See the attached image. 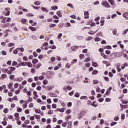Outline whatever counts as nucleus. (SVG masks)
<instances>
[{"label":"nucleus","instance_id":"63","mask_svg":"<svg viewBox=\"0 0 128 128\" xmlns=\"http://www.w3.org/2000/svg\"><path fill=\"white\" fill-rule=\"evenodd\" d=\"M27 16H34V14H32V13H29L27 14Z\"/></svg>","mask_w":128,"mask_h":128},{"label":"nucleus","instance_id":"25","mask_svg":"<svg viewBox=\"0 0 128 128\" xmlns=\"http://www.w3.org/2000/svg\"><path fill=\"white\" fill-rule=\"evenodd\" d=\"M38 62V59H34V60H32V63L34 64H36V62Z\"/></svg>","mask_w":128,"mask_h":128},{"label":"nucleus","instance_id":"39","mask_svg":"<svg viewBox=\"0 0 128 128\" xmlns=\"http://www.w3.org/2000/svg\"><path fill=\"white\" fill-rule=\"evenodd\" d=\"M66 112L68 114H72V110L70 109H68L66 111Z\"/></svg>","mask_w":128,"mask_h":128},{"label":"nucleus","instance_id":"42","mask_svg":"<svg viewBox=\"0 0 128 128\" xmlns=\"http://www.w3.org/2000/svg\"><path fill=\"white\" fill-rule=\"evenodd\" d=\"M16 64H18V62H16V61L12 62V66H16Z\"/></svg>","mask_w":128,"mask_h":128},{"label":"nucleus","instance_id":"32","mask_svg":"<svg viewBox=\"0 0 128 128\" xmlns=\"http://www.w3.org/2000/svg\"><path fill=\"white\" fill-rule=\"evenodd\" d=\"M67 6H69L70 8H74V5L72 4H67Z\"/></svg>","mask_w":128,"mask_h":128},{"label":"nucleus","instance_id":"12","mask_svg":"<svg viewBox=\"0 0 128 128\" xmlns=\"http://www.w3.org/2000/svg\"><path fill=\"white\" fill-rule=\"evenodd\" d=\"M101 56H102V58H104V60H107L108 58V56L106 55V54H104V53H102L101 54Z\"/></svg>","mask_w":128,"mask_h":128},{"label":"nucleus","instance_id":"52","mask_svg":"<svg viewBox=\"0 0 128 128\" xmlns=\"http://www.w3.org/2000/svg\"><path fill=\"white\" fill-rule=\"evenodd\" d=\"M22 76H28V73L24 72L22 73Z\"/></svg>","mask_w":128,"mask_h":128},{"label":"nucleus","instance_id":"59","mask_svg":"<svg viewBox=\"0 0 128 128\" xmlns=\"http://www.w3.org/2000/svg\"><path fill=\"white\" fill-rule=\"evenodd\" d=\"M111 52H112L110 50H106V54H110Z\"/></svg>","mask_w":128,"mask_h":128},{"label":"nucleus","instance_id":"14","mask_svg":"<svg viewBox=\"0 0 128 128\" xmlns=\"http://www.w3.org/2000/svg\"><path fill=\"white\" fill-rule=\"evenodd\" d=\"M21 22L22 24H26V19H22L21 20Z\"/></svg>","mask_w":128,"mask_h":128},{"label":"nucleus","instance_id":"6","mask_svg":"<svg viewBox=\"0 0 128 128\" xmlns=\"http://www.w3.org/2000/svg\"><path fill=\"white\" fill-rule=\"evenodd\" d=\"M40 10H42V12H49L48 10L46 8L44 7H41Z\"/></svg>","mask_w":128,"mask_h":128},{"label":"nucleus","instance_id":"10","mask_svg":"<svg viewBox=\"0 0 128 128\" xmlns=\"http://www.w3.org/2000/svg\"><path fill=\"white\" fill-rule=\"evenodd\" d=\"M116 32H117L116 29H114L112 30V34H113L114 36H118V34L116 33Z\"/></svg>","mask_w":128,"mask_h":128},{"label":"nucleus","instance_id":"29","mask_svg":"<svg viewBox=\"0 0 128 128\" xmlns=\"http://www.w3.org/2000/svg\"><path fill=\"white\" fill-rule=\"evenodd\" d=\"M8 75L6 74H2V78H6Z\"/></svg>","mask_w":128,"mask_h":128},{"label":"nucleus","instance_id":"47","mask_svg":"<svg viewBox=\"0 0 128 128\" xmlns=\"http://www.w3.org/2000/svg\"><path fill=\"white\" fill-rule=\"evenodd\" d=\"M31 72L32 74H36V69H34V68H31Z\"/></svg>","mask_w":128,"mask_h":128},{"label":"nucleus","instance_id":"43","mask_svg":"<svg viewBox=\"0 0 128 128\" xmlns=\"http://www.w3.org/2000/svg\"><path fill=\"white\" fill-rule=\"evenodd\" d=\"M14 46V43H9L8 44V46L9 48H10L11 46Z\"/></svg>","mask_w":128,"mask_h":128},{"label":"nucleus","instance_id":"53","mask_svg":"<svg viewBox=\"0 0 128 128\" xmlns=\"http://www.w3.org/2000/svg\"><path fill=\"white\" fill-rule=\"evenodd\" d=\"M85 66H86V68H90V63H89V62L86 63V64H85Z\"/></svg>","mask_w":128,"mask_h":128},{"label":"nucleus","instance_id":"17","mask_svg":"<svg viewBox=\"0 0 128 128\" xmlns=\"http://www.w3.org/2000/svg\"><path fill=\"white\" fill-rule=\"evenodd\" d=\"M95 102L96 101H94L91 106H94V108H98V104H96Z\"/></svg>","mask_w":128,"mask_h":128},{"label":"nucleus","instance_id":"13","mask_svg":"<svg viewBox=\"0 0 128 128\" xmlns=\"http://www.w3.org/2000/svg\"><path fill=\"white\" fill-rule=\"evenodd\" d=\"M36 102L38 104H44V102H42V100L40 98H38Z\"/></svg>","mask_w":128,"mask_h":128},{"label":"nucleus","instance_id":"30","mask_svg":"<svg viewBox=\"0 0 128 128\" xmlns=\"http://www.w3.org/2000/svg\"><path fill=\"white\" fill-rule=\"evenodd\" d=\"M90 58L88 57V58H86L84 60V62H90Z\"/></svg>","mask_w":128,"mask_h":128},{"label":"nucleus","instance_id":"36","mask_svg":"<svg viewBox=\"0 0 128 128\" xmlns=\"http://www.w3.org/2000/svg\"><path fill=\"white\" fill-rule=\"evenodd\" d=\"M35 112H36V114H40V110L36 109L35 110Z\"/></svg>","mask_w":128,"mask_h":128},{"label":"nucleus","instance_id":"51","mask_svg":"<svg viewBox=\"0 0 128 128\" xmlns=\"http://www.w3.org/2000/svg\"><path fill=\"white\" fill-rule=\"evenodd\" d=\"M32 6L33 8H34V10H38L40 8V6H36L34 5H32Z\"/></svg>","mask_w":128,"mask_h":128},{"label":"nucleus","instance_id":"20","mask_svg":"<svg viewBox=\"0 0 128 128\" xmlns=\"http://www.w3.org/2000/svg\"><path fill=\"white\" fill-rule=\"evenodd\" d=\"M76 38L79 40H82V38H84V37L82 36H76Z\"/></svg>","mask_w":128,"mask_h":128},{"label":"nucleus","instance_id":"45","mask_svg":"<svg viewBox=\"0 0 128 128\" xmlns=\"http://www.w3.org/2000/svg\"><path fill=\"white\" fill-rule=\"evenodd\" d=\"M62 36V34L60 33L58 35V38L59 40H60Z\"/></svg>","mask_w":128,"mask_h":128},{"label":"nucleus","instance_id":"24","mask_svg":"<svg viewBox=\"0 0 128 128\" xmlns=\"http://www.w3.org/2000/svg\"><path fill=\"white\" fill-rule=\"evenodd\" d=\"M8 68H10V72H11L14 70H16V68L14 67H8Z\"/></svg>","mask_w":128,"mask_h":128},{"label":"nucleus","instance_id":"37","mask_svg":"<svg viewBox=\"0 0 128 128\" xmlns=\"http://www.w3.org/2000/svg\"><path fill=\"white\" fill-rule=\"evenodd\" d=\"M98 72L96 70H94L92 72V74H98Z\"/></svg>","mask_w":128,"mask_h":128},{"label":"nucleus","instance_id":"61","mask_svg":"<svg viewBox=\"0 0 128 128\" xmlns=\"http://www.w3.org/2000/svg\"><path fill=\"white\" fill-rule=\"evenodd\" d=\"M26 94L28 96H32V91H28L26 92Z\"/></svg>","mask_w":128,"mask_h":128},{"label":"nucleus","instance_id":"33","mask_svg":"<svg viewBox=\"0 0 128 128\" xmlns=\"http://www.w3.org/2000/svg\"><path fill=\"white\" fill-rule=\"evenodd\" d=\"M86 98L88 100V96H82L80 98V100H86Z\"/></svg>","mask_w":128,"mask_h":128},{"label":"nucleus","instance_id":"1","mask_svg":"<svg viewBox=\"0 0 128 128\" xmlns=\"http://www.w3.org/2000/svg\"><path fill=\"white\" fill-rule=\"evenodd\" d=\"M87 113L88 110H82L78 115V118L79 120H82V116H84Z\"/></svg>","mask_w":128,"mask_h":128},{"label":"nucleus","instance_id":"64","mask_svg":"<svg viewBox=\"0 0 128 128\" xmlns=\"http://www.w3.org/2000/svg\"><path fill=\"white\" fill-rule=\"evenodd\" d=\"M34 106V103H30L29 104V108H32Z\"/></svg>","mask_w":128,"mask_h":128},{"label":"nucleus","instance_id":"48","mask_svg":"<svg viewBox=\"0 0 128 128\" xmlns=\"http://www.w3.org/2000/svg\"><path fill=\"white\" fill-rule=\"evenodd\" d=\"M67 90H72V86H66Z\"/></svg>","mask_w":128,"mask_h":128},{"label":"nucleus","instance_id":"7","mask_svg":"<svg viewBox=\"0 0 128 128\" xmlns=\"http://www.w3.org/2000/svg\"><path fill=\"white\" fill-rule=\"evenodd\" d=\"M90 14H88V12L86 11L84 13V15L85 16L84 17V18H90V16H88Z\"/></svg>","mask_w":128,"mask_h":128},{"label":"nucleus","instance_id":"38","mask_svg":"<svg viewBox=\"0 0 128 128\" xmlns=\"http://www.w3.org/2000/svg\"><path fill=\"white\" fill-rule=\"evenodd\" d=\"M50 48H51V50H56V46H54V45L52 46H50Z\"/></svg>","mask_w":128,"mask_h":128},{"label":"nucleus","instance_id":"9","mask_svg":"<svg viewBox=\"0 0 128 128\" xmlns=\"http://www.w3.org/2000/svg\"><path fill=\"white\" fill-rule=\"evenodd\" d=\"M98 32V30L95 32L91 30L90 32H88V34H91L92 36H94V34H96V32Z\"/></svg>","mask_w":128,"mask_h":128},{"label":"nucleus","instance_id":"46","mask_svg":"<svg viewBox=\"0 0 128 128\" xmlns=\"http://www.w3.org/2000/svg\"><path fill=\"white\" fill-rule=\"evenodd\" d=\"M86 40H88V42L90 41V40H92V37L91 36H90L87 39H86Z\"/></svg>","mask_w":128,"mask_h":128},{"label":"nucleus","instance_id":"57","mask_svg":"<svg viewBox=\"0 0 128 128\" xmlns=\"http://www.w3.org/2000/svg\"><path fill=\"white\" fill-rule=\"evenodd\" d=\"M84 58V55L82 54L80 55V60H82V58Z\"/></svg>","mask_w":128,"mask_h":128},{"label":"nucleus","instance_id":"40","mask_svg":"<svg viewBox=\"0 0 128 128\" xmlns=\"http://www.w3.org/2000/svg\"><path fill=\"white\" fill-rule=\"evenodd\" d=\"M32 102V97H30L28 98V102H27V104H28V102Z\"/></svg>","mask_w":128,"mask_h":128},{"label":"nucleus","instance_id":"16","mask_svg":"<svg viewBox=\"0 0 128 128\" xmlns=\"http://www.w3.org/2000/svg\"><path fill=\"white\" fill-rule=\"evenodd\" d=\"M29 28H30L32 32H35V30H36V27L30 26Z\"/></svg>","mask_w":128,"mask_h":128},{"label":"nucleus","instance_id":"4","mask_svg":"<svg viewBox=\"0 0 128 128\" xmlns=\"http://www.w3.org/2000/svg\"><path fill=\"white\" fill-rule=\"evenodd\" d=\"M108 2H109L110 4L112 6V8H114L116 6V4L114 3V0H108Z\"/></svg>","mask_w":128,"mask_h":128},{"label":"nucleus","instance_id":"34","mask_svg":"<svg viewBox=\"0 0 128 128\" xmlns=\"http://www.w3.org/2000/svg\"><path fill=\"white\" fill-rule=\"evenodd\" d=\"M120 120V117H118V116H116L114 118V120H115L116 122H118V120Z\"/></svg>","mask_w":128,"mask_h":128},{"label":"nucleus","instance_id":"41","mask_svg":"<svg viewBox=\"0 0 128 128\" xmlns=\"http://www.w3.org/2000/svg\"><path fill=\"white\" fill-rule=\"evenodd\" d=\"M34 4H35V6H40V1L36 2L34 3Z\"/></svg>","mask_w":128,"mask_h":128},{"label":"nucleus","instance_id":"23","mask_svg":"<svg viewBox=\"0 0 128 128\" xmlns=\"http://www.w3.org/2000/svg\"><path fill=\"white\" fill-rule=\"evenodd\" d=\"M42 66V64L40 63H38L37 65L36 66L35 68H40V66Z\"/></svg>","mask_w":128,"mask_h":128},{"label":"nucleus","instance_id":"8","mask_svg":"<svg viewBox=\"0 0 128 128\" xmlns=\"http://www.w3.org/2000/svg\"><path fill=\"white\" fill-rule=\"evenodd\" d=\"M48 96H52V98H56V94L54 92H50L48 94Z\"/></svg>","mask_w":128,"mask_h":128},{"label":"nucleus","instance_id":"5","mask_svg":"<svg viewBox=\"0 0 128 128\" xmlns=\"http://www.w3.org/2000/svg\"><path fill=\"white\" fill-rule=\"evenodd\" d=\"M78 46H75L71 47V50L72 52H76L78 50Z\"/></svg>","mask_w":128,"mask_h":128},{"label":"nucleus","instance_id":"54","mask_svg":"<svg viewBox=\"0 0 128 128\" xmlns=\"http://www.w3.org/2000/svg\"><path fill=\"white\" fill-rule=\"evenodd\" d=\"M33 94L34 96H36V98H38V92L36 91H34L33 92Z\"/></svg>","mask_w":128,"mask_h":128},{"label":"nucleus","instance_id":"2","mask_svg":"<svg viewBox=\"0 0 128 128\" xmlns=\"http://www.w3.org/2000/svg\"><path fill=\"white\" fill-rule=\"evenodd\" d=\"M101 4L104 6V8H110V5L108 4V1H103L102 2Z\"/></svg>","mask_w":128,"mask_h":128},{"label":"nucleus","instance_id":"44","mask_svg":"<svg viewBox=\"0 0 128 128\" xmlns=\"http://www.w3.org/2000/svg\"><path fill=\"white\" fill-rule=\"evenodd\" d=\"M4 114H8V108H6L5 109H4Z\"/></svg>","mask_w":128,"mask_h":128},{"label":"nucleus","instance_id":"58","mask_svg":"<svg viewBox=\"0 0 128 128\" xmlns=\"http://www.w3.org/2000/svg\"><path fill=\"white\" fill-rule=\"evenodd\" d=\"M76 98H80V93L76 92L74 94Z\"/></svg>","mask_w":128,"mask_h":128},{"label":"nucleus","instance_id":"28","mask_svg":"<svg viewBox=\"0 0 128 128\" xmlns=\"http://www.w3.org/2000/svg\"><path fill=\"white\" fill-rule=\"evenodd\" d=\"M20 64H21V66H26V64H27L26 62H20Z\"/></svg>","mask_w":128,"mask_h":128},{"label":"nucleus","instance_id":"15","mask_svg":"<svg viewBox=\"0 0 128 128\" xmlns=\"http://www.w3.org/2000/svg\"><path fill=\"white\" fill-rule=\"evenodd\" d=\"M92 66H94V68H96L98 66V63H96V62H93L92 63Z\"/></svg>","mask_w":128,"mask_h":128},{"label":"nucleus","instance_id":"50","mask_svg":"<svg viewBox=\"0 0 128 128\" xmlns=\"http://www.w3.org/2000/svg\"><path fill=\"white\" fill-rule=\"evenodd\" d=\"M54 114V110H50L48 112V114Z\"/></svg>","mask_w":128,"mask_h":128},{"label":"nucleus","instance_id":"19","mask_svg":"<svg viewBox=\"0 0 128 128\" xmlns=\"http://www.w3.org/2000/svg\"><path fill=\"white\" fill-rule=\"evenodd\" d=\"M6 17H4V18L2 20V22L3 24H6Z\"/></svg>","mask_w":128,"mask_h":128},{"label":"nucleus","instance_id":"55","mask_svg":"<svg viewBox=\"0 0 128 128\" xmlns=\"http://www.w3.org/2000/svg\"><path fill=\"white\" fill-rule=\"evenodd\" d=\"M23 108H28V104H24L22 106Z\"/></svg>","mask_w":128,"mask_h":128},{"label":"nucleus","instance_id":"31","mask_svg":"<svg viewBox=\"0 0 128 128\" xmlns=\"http://www.w3.org/2000/svg\"><path fill=\"white\" fill-rule=\"evenodd\" d=\"M93 4H94V6H98V4H100V1L97 0L95 2H94Z\"/></svg>","mask_w":128,"mask_h":128},{"label":"nucleus","instance_id":"21","mask_svg":"<svg viewBox=\"0 0 128 128\" xmlns=\"http://www.w3.org/2000/svg\"><path fill=\"white\" fill-rule=\"evenodd\" d=\"M76 62H78V60L74 59L72 62H71V64H76Z\"/></svg>","mask_w":128,"mask_h":128},{"label":"nucleus","instance_id":"35","mask_svg":"<svg viewBox=\"0 0 128 128\" xmlns=\"http://www.w3.org/2000/svg\"><path fill=\"white\" fill-rule=\"evenodd\" d=\"M27 62V66H28V68H32V62Z\"/></svg>","mask_w":128,"mask_h":128},{"label":"nucleus","instance_id":"26","mask_svg":"<svg viewBox=\"0 0 128 128\" xmlns=\"http://www.w3.org/2000/svg\"><path fill=\"white\" fill-rule=\"evenodd\" d=\"M66 68H70V64L67 63L66 64Z\"/></svg>","mask_w":128,"mask_h":128},{"label":"nucleus","instance_id":"49","mask_svg":"<svg viewBox=\"0 0 128 128\" xmlns=\"http://www.w3.org/2000/svg\"><path fill=\"white\" fill-rule=\"evenodd\" d=\"M117 122H113L110 124L111 126H116V124Z\"/></svg>","mask_w":128,"mask_h":128},{"label":"nucleus","instance_id":"60","mask_svg":"<svg viewBox=\"0 0 128 128\" xmlns=\"http://www.w3.org/2000/svg\"><path fill=\"white\" fill-rule=\"evenodd\" d=\"M43 84H45V85L48 84V80H44L43 81Z\"/></svg>","mask_w":128,"mask_h":128},{"label":"nucleus","instance_id":"22","mask_svg":"<svg viewBox=\"0 0 128 128\" xmlns=\"http://www.w3.org/2000/svg\"><path fill=\"white\" fill-rule=\"evenodd\" d=\"M18 48H16V49L14 50V54H18Z\"/></svg>","mask_w":128,"mask_h":128},{"label":"nucleus","instance_id":"56","mask_svg":"<svg viewBox=\"0 0 128 128\" xmlns=\"http://www.w3.org/2000/svg\"><path fill=\"white\" fill-rule=\"evenodd\" d=\"M74 91L72 90L69 93V96H74Z\"/></svg>","mask_w":128,"mask_h":128},{"label":"nucleus","instance_id":"62","mask_svg":"<svg viewBox=\"0 0 128 128\" xmlns=\"http://www.w3.org/2000/svg\"><path fill=\"white\" fill-rule=\"evenodd\" d=\"M52 108H56V104H52Z\"/></svg>","mask_w":128,"mask_h":128},{"label":"nucleus","instance_id":"11","mask_svg":"<svg viewBox=\"0 0 128 128\" xmlns=\"http://www.w3.org/2000/svg\"><path fill=\"white\" fill-rule=\"evenodd\" d=\"M14 116L16 118V120H20V114L16 113L14 114Z\"/></svg>","mask_w":128,"mask_h":128},{"label":"nucleus","instance_id":"18","mask_svg":"<svg viewBox=\"0 0 128 128\" xmlns=\"http://www.w3.org/2000/svg\"><path fill=\"white\" fill-rule=\"evenodd\" d=\"M56 14H58V16H60V18H62V13L60 12V10L57 11Z\"/></svg>","mask_w":128,"mask_h":128},{"label":"nucleus","instance_id":"3","mask_svg":"<svg viewBox=\"0 0 128 128\" xmlns=\"http://www.w3.org/2000/svg\"><path fill=\"white\" fill-rule=\"evenodd\" d=\"M2 72H5L6 74H12V71H10L8 69H6L5 68H2L1 69Z\"/></svg>","mask_w":128,"mask_h":128},{"label":"nucleus","instance_id":"27","mask_svg":"<svg viewBox=\"0 0 128 128\" xmlns=\"http://www.w3.org/2000/svg\"><path fill=\"white\" fill-rule=\"evenodd\" d=\"M36 120H40V116L38 114H34Z\"/></svg>","mask_w":128,"mask_h":128}]
</instances>
